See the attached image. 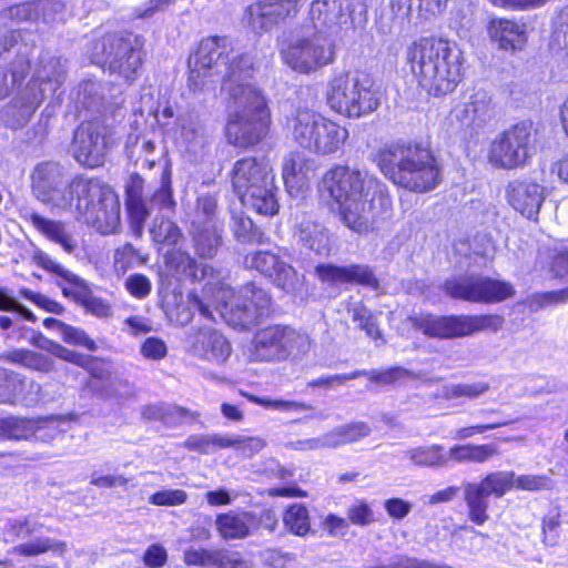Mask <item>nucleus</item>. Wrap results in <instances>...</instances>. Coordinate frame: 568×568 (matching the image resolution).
I'll return each instance as SVG.
<instances>
[{"label":"nucleus","instance_id":"f704fd0d","mask_svg":"<svg viewBox=\"0 0 568 568\" xmlns=\"http://www.w3.org/2000/svg\"><path fill=\"white\" fill-rule=\"evenodd\" d=\"M253 518V514L248 511L220 514L215 519V527L223 539H242L248 535V525Z\"/></svg>","mask_w":568,"mask_h":568},{"label":"nucleus","instance_id":"bb28decb","mask_svg":"<svg viewBox=\"0 0 568 568\" xmlns=\"http://www.w3.org/2000/svg\"><path fill=\"white\" fill-rule=\"evenodd\" d=\"M21 217L45 239L59 244L65 252L72 253L77 247L75 240L62 221L45 217L31 209L22 210Z\"/></svg>","mask_w":568,"mask_h":568},{"label":"nucleus","instance_id":"423d86ee","mask_svg":"<svg viewBox=\"0 0 568 568\" xmlns=\"http://www.w3.org/2000/svg\"><path fill=\"white\" fill-rule=\"evenodd\" d=\"M65 79L61 58L43 57L28 84L21 89L12 103L2 110L1 118L10 126H21L47 95L55 94Z\"/></svg>","mask_w":568,"mask_h":568},{"label":"nucleus","instance_id":"473e14b6","mask_svg":"<svg viewBox=\"0 0 568 568\" xmlns=\"http://www.w3.org/2000/svg\"><path fill=\"white\" fill-rule=\"evenodd\" d=\"M222 224H204L203 220H193L191 233L196 253L206 258L213 257L222 244Z\"/></svg>","mask_w":568,"mask_h":568},{"label":"nucleus","instance_id":"09e8293b","mask_svg":"<svg viewBox=\"0 0 568 568\" xmlns=\"http://www.w3.org/2000/svg\"><path fill=\"white\" fill-rule=\"evenodd\" d=\"M231 231L236 241L241 243H261L262 233L254 226L248 216L233 213Z\"/></svg>","mask_w":568,"mask_h":568},{"label":"nucleus","instance_id":"6e6d98bb","mask_svg":"<svg viewBox=\"0 0 568 568\" xmlns=\"http://www.w3.org/2000/svg\"><path fill=\"white\" fill-rule=\"evenodd\" d=\"M150 202L153 206H159L160 209H171L175 204L172 192L171 171L169 168L164 169L160 186L152 194Z\"/></svg>","mask_w":568,"mask_h":568},{"label":"nucleus","instance_id":"39448f33","mask_svg":"<svg viewBox=\"0 0 568 568\" xmlns=\"http://www.w3.org/2000/svg\"><path fill=\"white\" fill-rule=\"evenodd\" d=\"M231 182L244 206L263 215L277 213L274 174L267 159L245 158L236 161L231 171Z\"/></svg>","mask_w":568,"mask_h":568},{"label":"nucleus","instance_id":"0eeeda50","mask_svg":"<svg viewBox=\"0 0 568 568\" xmlns=\"http://www.w3.org/2000/svg\"><path fill=\"white\" fill-rule=\"evenodd\" d=\"M205 296L212 298L215 310L235 328H248L258 323L270 311L271 298L268 294L247 283L239 292H234L226 284L209 282L204 287Z\"/></svg>","mask_w":568,"mask_h":568},{"label":"nucleus","instance_id":"cd10ccee","mask_svg":"<svg viewBox=\"0 0 568 568\" xmlns=\"http://www.w3.org/2000/svg\"><path fill=\"white\" fill-rule=\"evenodd\" d=\"M295 236L298 244L317 255H326L329 252L327 229L308 214L296 216Z\"/></svg>","mask_w":568,"mask_h":568},{"label":"nucleus","instance_id":"69168bd1","mask_svg":"<svg viewBox=\"0 0 568 568\" xmlns=\"http://www.w3.org/2000/svg\"><path fill=\"white\" fill-rule=\"evenodd\" d=\"M136 250L131 243H125L114 251L113 267L118 274H124L136 258Z\"/></svg>","mask_w":568,"mask_h":568},{"label":"nucleus","instance_id":"c756f323","mask_svg":"<svg viewBox=\"0 0 568 568\" xmlns=\"http://www.w3.org/2000/svg\"><path fill=\"white\" fill-rule=\"evenodd\" d=\"M183 559L187 566H201L203 568H245V565L237 560V554L226 550H207L204 548L190 547L184 551Z\"/></svg>","mask_w":568,"mask_h":568},{"label":"nucleus","instance_id":"13d9d810","mask_svg":"<svg viewBox=\"0 0 568 568\" xmlns=\"http://www.w3.org/2000/svg\"><path fill=\"white\" fill-rule=\"evenodd\" d=\"M566 301H568V287L558 291L534 294L527 298V306L530 311L537 312L545 306L565 303Z\"/></svg>","mask_w":568,"mask_h":568},{"label":"nucleus","instance_id":"f257e3e1","mask_svg":"<svg viewBox=\"0 0 568 568\" xmlns=\"http://www.w3.org/2000/svg\"><path fill=\"white\" fill-rule=\"evenodd\" d=\"M187 85L193 92H214L221 81L226 95L229 119L226 139L237 148L257 144L267 133L270 113L254 81L250 54L235 53L227 37L203 39L189 59Z\"/></svg>","mask_w":568,"mask_h":568},{"label":"nucleus","instance_id":"680f3d73","mask_svg":"<svg viewBox=\"0 0 568 568\" xmlns=\"http://www.w3.org/2000/svg\"><path fill=\"white\" fill-rule=\"evenodd\" d=\"M38 18L44 23H54L63 19L64 3L60 0H39Z\"/></svg>","mask_w":568,"mask_h":568},{"label":"nucleus","instance_id":"9b49d317","mask_svg":"<svg viewBox=\"0 0 568 568\" xmlns=\"http://www.w3.org/2000/svg\"><path fill=\"white\" fill-rule=\"evenodd\" d=\"M412 325L425 335L435 338H459L478 332L496 333L503 328L505 320L498 314L485 315H418L409 318Z\"/></svg>","mask_w":568,"mask_h":568},{"label":"nucleus","instance_id":"c85d7f7f","mask_svg":"<svg viewBox=\"0 0 568 568\" xmlns=\"http://www.w3.org/2000/svg\"><path fill=\"white\" fill-rule=\"evenodd\" d=\"M313 162L302 152L292 151L283 158L282 178L290 194L297 193L308 182Z\"/></svg>","mask_w":568,"mask_h":568},{"label":"nucleus","instance_id":"dca6fc26","mask_svg":"<svg viewBox=\"0 0 568 568\" xmlns=\"http://www.w3.org/2000/svg\"><path fill=\"white\" fill-rule=\"evenodd\" d=\"M443 288L452 298L474 303H499L515 295L510 283L479 274L448 278Z\"/></svg>","mask_w":568,"mask_h":568},{"label":"nucleus","instance_id":"37998d69","mask_svg":"<svg viewBox=\"0 0 568 568\" xmlns=\"http://www.w3.org/2000/svg\"><path fill=\"white\" fill-rule=\"evenodd\" d=\"M185 409L166 403L146 405L141 409V415L145 420H159L166 425L178 423L185 416Z\"/></svg>","mask_w":568,"mask_h":568},{"label":"nucleus","instance_id":"393cba45","mask_svg":"<svg viewBox=\"0 0 568 568\" xmlns=\"http://www.w3.org/2000/svg\"><path fill=\"white\" fill-rule=\"evenodd\" d=\"M507 197L516 211L536 221L545 199L544 187L536 182L516 180L509 183Z\"/></svg>","mask_w":568,"mask_h":568},{"label":"nucleus","instance_id":"e2e57ef3","mask_svg":"<svg viewBox=\"0 0 568 568\" xmlns=\"http://www.w3.org/2000/svg\"><path fill=\"white\" fill-rule=\"evenodd\" d=\"M554 487V481L545 475H515V487L517 489L538 491L548 490Z\"/></svg>","mask_w":568,"mask_h":568},{"label":"nucleus","instance_id":"ea45409f","mask_svg":"<svg viewBox=\"0 0 568 568\" xmlns=\"http://www.w3.org/2000/svg\"><path fill=\"white\" fill-rule=\"evenodd\" d=\"M7 358L14 364L41 373H50L54 369V362L51 357L29 349H16L10 352Z\"/></svg>","mask_w":568,"mask_h":568},{"label":"nucleus","instance_id":"4468645a","mask_svg":"<svg viewBox=\"0 0 568 568\" xmlns=\"http://www.w3.org/2000/svg\"><path fill=\"white\" fill-rule=\"evenodd\" d=\"M536 130L523 121L505 130L490 145L489 162L500 169L524 166L535 152Z\"/></svg>","mask_w":568,"mask_h":568},{"label":"nucleus","instance_id":"a878e982","mask_svg":"<svg viewBox=\"0 0 568 568\" xmlns=\"http://www.w3.org/2000/svg\"><path fill=\"white\" fill-rule=\"evenodd\" d=\"M491 114V98L487 91L480 89L456 104L450 112V119L462 128H469L485 123Z\"/></svg>","mask_w":568,"mask_h":568},{"label":"nucleus","instance_id":"5701e85b","mask_svg":"<svg viewBox=\"0 0 568 568\" xmlns=\"http://www.w3.org/2000/svg\"><path fill=\"white\" fill-rule=\"evenodd\" d=\"M298 0H261L247 9L248 23L256 31H267L297 12Z\"/></svg>","mask_w":568,"mask_h":568},{"label":"nucleus","instance_id":"1a4fd4ad","mask_svg":"<svg viewBox=\"0 0 568 568\" xmlns=\"http://www.w3.org/2000/svg\"><path fill=\"white\" fill-rule=\"evenodd\" d=\"M288 129L300 146L318 154L336 152L348 135L345 128L308 109L298 110Z\"/></svg>","mask_w":568,"mask_h":568},{"label":"nucleus","instance_id":"ddd939ff","mask_svg":"<svg viewBox=\"0 0 568 568\" xmlns=\"http://www.w3.org/2000/svg\"><path fill=\"white\" fill-rule=\"evenodd\" d=\"M155 119L164 135L171 139L189 161H196L204 154L207 139L204 128L192 114L184 113L175 116L174 108L170 104L158 109Z\"/></svg>","mask_w":568,"mask_h":568},{"label":"nucleus","instance_id":"4be33fe9","mask_svg":"<svg viewBox=\"0 0 568 568\" xmlns=\"http://www.w3.org/2000/svg\"><path fill=\"white\" fill-rule=\"evenodd\" d=\"M359 197H357V222L375 224L379 220H386L392 214V199L383 191L382 184L373 178L361 182Z\"/></svg>","mask_w":568,"mask_h":568},{"label":"nucleus","instance_id":"a211bd4d","mask_svg":"<svg viewBox=\"0 0 568 568\" xmlns=\"http://www.w3.org/2000/svg\"><path fill=\"white\" fill-rule=\"evenodd\" d=\"M246 268L255 270L271 278L275 286L286 293H295L303 285V276L272 251H255L244 256Z\"/></svg>","mask_w":568,"mask_h":568},{"label":"nucleus","instance_id":"a18cd8bd","mask_svg":"<svg viewBox=\"0 0 568 568\" xmlns=\"http://www.w3.org/2000/svg\"><path fill=\"white\" fill-rule=\"evenodd\" d=\"M77 102L87 110L100 112L105 104L103 85L95 81H84L79 85Z\"/></svg>","mask_w":568,"mask_h":568},{"label":"nucleus","instance_id":"e433bc0d","mask_svg":"<svg viewBox=\"0 0 568 568\" xmlns=\"http://www.w3.org/2000/svg\"><path fill=\"white\" fill-rule=\"evenodd\" d=\"M488 495L475 483H467L464 486V499L468 508V518L478 526L484 525L488 519Z\"/></svg>","mask_w":568,"mask_h":568},{"label":"nucleus","instance_id":"774afa93","mask_svg":"<svg viewBox=\"0 0 568 568\" xmlns=\"http://www.w3.org/2000/svg\"><path fill=\"white\" fill-rule=\"evenodd\" d=\"M126 149L130 153V156H133L136 153L143 154L145 162L149 163V166H152L154 164V160L150 159L149 155H151L154 152L155 143L146 136H135L134 141L133 138L130 136L126 143Z\"/></svg>","mask_w":568,"mask_h":568},{"label":"nucleus","instance_id":"c9c22d12","mask_svg":"<svg viewBox=\"0 0 568 568\" xmlns=\"http://www.w3.org/2000/svg\"><path fill=\"white\" fill-rule=\"evenodd\" d=\"M43 424L39 420L10 416L0 420V436L14 440L29 439L32 436L40 437L39 433L43 429Z\"/></svg>","mask_w":568,"mask_h":568},{"label":"nucleus","instance_id":"4d7b16f0","mask_svg":"<svg viewBox=\"0 0 568 568\" xmlns=\"http://www.w3.org/2000/svg\"><path fill=\"white\" fill-rule=\"evenodd\" d=\"M193 220H203L204 224H220L217 220V199L214 194H204L197 197Z\"/></svg>","mask_w":568,"mask_h":568},{"label":"nucleus","instance_id":"2eb2a0df","mask_svg":"<svg viewBox=\"0 0 568 568\" xmlns=\"http://www.w3.org/2000/svg\"><path fill=\"white\" fill-rule=\"evenodd\" d=\"M320 192L329 209L351 230L355 229V171L346 165H336L325 173Z\"/></svg>","mask_w":568,"mask_h":568},{"label":"nucleus","instance_id":"603ef678","mask_svg":"<svg viewBox=\"0 0 568 568\" xmlns=\"http://www.w3.org/2000/svg\"><path fill=\"white\" fill-rule=\"evenodd\" d=\"M550 45L568 57V4L560 9L554 21Z\"/></svg>","mask_w":568,"mask_h":568},{"label":"nucleus","instance_id":"b1692460","mask_svg":"<svg viewBox=\"0 0 568 568\" xmlns=\"http://www.w3.org/2000/svg\"><path fill=\"white\" fill-rule=\"evenodd\" d=\"M193 354L213 364H223L232 353L230 342L216 329L202 327L191 336Z\"/></svg>","mask_w":568,"mask_h":568},{"label":"nucleus","instance_id":"aec40b11","mask_svg":"<svg viewBox=\"0 0 568 568\" xmlns=\"http://www.w3.org/2000/svg\"><path fill=\"white\" fill-rule=\"evenodd\" d=\"M31 189L33 195L43 204L65 210L70 202L64 195L63 168L55 162L39 163L31 174Z\"/></svg>","mask_w":568,"mask_h":568},{"label":"nucleus","instance_id":"bf43d9fd","mask_svg":"<svg viewBox=\"0 0 568 568\" xmlns=\"http://www.w3.org/2000/svg\"><path fill=\"white\" fill-rule=\"evenodd\" d=\"M357 322H359V326L365 331L366 335L375 341L376 346H382L386 343L376 317L365 306H357Z\"/></svg>","mask_w":568,"mask_h":568},{"label":"nucleus","instance_id":"58836bf2","mask_svg":"<svg viewBox=\"0 0 568 568\" xmlns=\"http://www.w3.org/2000/svg\"><path fill=\"white\" fill-rule=\"evenodd\" d=\"M475 484L483 488L488 496L501 498L515 487V473L505 470L494 471L486 475L481 481Z\"/></svg>","mask_w":568,"mask_h":568},{"label":"nucleus","instance_id":"6e6552de","mask_svg":"<svg viewBox=\"0 0 568 568\" xmlns=\"http://www.w3.org/2000/svg\"><path fill=\"white\" fill-rule=\"evenodd\" d=\"M283 62L293 71L308 74L334 60V44L327 34L311 30L310 26L283 33L278 40Z\"/></svg>","mask_w":568,"mask_h":568},{"label":"nucleus","instance_id":"de8ad7c7","mask_svg":"<svg viewBox=\"0 0 568 568\" xmlns=\"http://www.w3.org/2000/svg\"><path fill=\"white\" fill-rule=\"evenodd\" d=\"M151 236L155 243L168 246L176 245L182 237L179 226L169 219L156 217L150 230Z\"/></svg>","mask_w":568,"mask_h":568},{"label":"nucleus","instance_id":"5fc2aeb1","mask_svg":"<svg viewBox=\"0 0 568 568\" xmlns=\"http://www.w3.org/2000/svg\"><path fill=\"white\" fill-rule=\"evenodd\" d=\"M42 349L49 352L58 358L72 363L78 366H88L91 363V357L69 349L59 343L45 339L44 344L40 346Z\"/></svg>","mask_w":568,"mask_h":568},{"label":"nucleus","instance_id":"412c9836","mask_svg":"<svg viewBox=\"0 0 568 568\" xmlns=\"http://www.w3.org/2000/svg\"><path fill=\"white\" fill-rule=\"evenodd\" d=\"M32 261L37 266L57 277L55 283L61 288L62 294L65 297L78 304L85 301L91 288L83 278L62 266L40 248L34 250Z\"/></svg>","mask_w":568,"mask_h":568},{"label":"nucleus","instance_id":"c03bdc74","mask_svg":"<svg viewBox=\"0 0 568 568\" xmlns=\"http://www.w3.org/2000/svg\"><path fill=\"white\" fill-rule=\"evenodd\" d=\"M284 526L296 536H305L311 529L307 508L303 504H292L283 514Z\"/></svg>","mask_w":568,"mask_h":568},{"label":"nucleus","instance_id":"864d4df0","mask_svg":"<svg viewBox=\"0 0 568 568\" xmlns=\"http://www.w3.org/2000/svg\"><path fill=\"white\" fill-rule=\"evenodd\" d=\"M49 550L61 555L65 550V544L49 538H40L14 547V552L22 556H37Z\"/></svg>","mask_w":568,"mask_h":568},{"label":"nucleus","instance_id":"f3484780","mask_svg":"<svg viewBox=\"0 0 568 568\" xmlns=\"http://www.w3.org/2000/svg\"><path fill=\"white\" fill-rule=\"evenodd\" d=\"M113 144L111 129L101 121H84L74 131L71 153L74 160L88 168H99Z\"/></svg>","mask_w":568,"mask_h":568},{"label":"nucleus","instance_id":"338daca9","mask_svg":"<svg viewBox=\"0 0 568 568\" xmlns=\"http://www.w3.org/2000/svg\"><path fill=\"white\" fill-rule=\"evenodd\" d=\"M6 18H10L17 22L23 21H39L38 18V4L34 2H23L13 7H10L4 12Z\"/></svg>","mask_w":568,"mask_h":568},{"label":"nucleus","instance_id":"052dcab7","mask_svg":"<svg viewBox=\"0 0 568 568\" xmlns=\"http://www.w3.org/2000/svg\"><path fill=\"white\" fill-rule=\"evenodd\" d=\"M60 336L67 344L73 346H82L90 352H94L98 348L95 342L90 338L82 328L79 327L65 324L64 327H62Z\"/></svg>","mask_w":568,"mask_h":568},{"label":"nucleus","instance_id":"79ce46f5","mask_svg":"<svg viewBox=\"0 0 568 568\" xmlns=\"http://www.w3.org/2000/svg\"><path fill=\"white\" fill-rule=\"evenodd\" d=\"M406 456L416 466L443 467L447 465L446 453H443V447L436 444L412 448L406 452Z\"/></svg>","mask_w":568,"mask_h":568},{"label":"nucleus","instance_id":"3c124183","mask_svg":"<svg viewBox=\"0 0 568 568\" xmlns=\"http://www.w3.org/2000/svg\"><path fill=\"white\" fill-rule=\"evenodd\" d=\"M315 273L322 282L331 284L351 283L355 278V266L342 267L333 264H320Z\"/></svg>","mask_w":568,"mask_h":568},{"label":"nucleus","instance_id":"7c9ffc66","mask_svg":"<svg viewBox=\"0 0 568 568\" xmlns=\"http://www.w3.org/2000/svg\"><path fill=\"white\" fill-rule=\"evenodd\" d=\"M355 79L349 74L335 77L331 82L326 93L327 103L336 113L352 116V110L355 103Z\"/></svg>","mask_w":568,"mask_h":568},{"label":"nucleus","instance_id":"a19ab883","mask_svg":"<svg viewBox=\"0 0 568 568\" xmlns=\"http://www.w3.org/2000/svg\"><path fill=\"white\" fill-rule=\"evenodd\" d=\"M140 186H132L128 190L126 207L131 221V229L135 236L140 237L143 232V225L149 216V210L139 194Z\"/></svg>","mask_w":568,"mask_h":568},{"label":"nucleus","instance_id":"7ed1b4c3","mask_svg":"<svg viewBox=\"0 0 568 568\" xmlns=\"http://www.w3.org/2000/svg\"><path fill=\"white\" fill-rule=\"evenodd\" d=\"M396 185L417 193L434 190L442 181L440 168L427 146L393 144L373 159Z\"/></svg>","mask_w":568,"mask_h":568},{"label":"nucleus","instance_id":"2f4dec72","mask_svg":"<svg viewBox=\"0 0 568 568\" xmlns=\"http://www.w3.org/2000/svg\"><path fill=\"white\" fill-rule=\"evenodd\" d=\"M488 33L504 50H519L527 40L525 27L508 19H493L488 26Z\"/></svg>","mask_w":568,"mask_h":568},{"label":"nucleus","instance_id":"f03ea898","mask_svg":"<svg viewBox=\"0 0 568 568\" xmlns=\"http://www.w3.org/2000/svg\"><path fill=\"white\" fill-rule=\"evenodd\" d=\"M414 77L429 94L452 92L462 79V52L440 38H423L407 50Z\"/></svg>","mask_w":568,"mask_h":568},{"label":"nucleus","instance_id":"8fccbe9b","mask_svg":"<svg viewBox=\"0 0 568 568\" xmlns=\"http://www.w3.org/2000/svg\"><path fill=\"white\" fill-rule=\"evenodd\" d=\"M489 390V384L485 382H476L471 384H449L443 387L442 396L445 399L465 397L475 399Z\"/></svg>","mask_w":568,"mask_h":568},{"label":"nucleus","instance_id":"6ab92c4d","mask_svg":"<svg viewBox=\"0 0 568 568\" xmlns=\"http://www.w3.org/2000/svg\"><path fill=\"white\" fill-rule=\"evenodd\" d=\"M353 12L352 0H314L308 11L310 28L328 37L339 30L353 29Z\"/></svg>","mask_w":568,"mask_h":568},{"label":"nucleus","instance_id":"49530a36","mask_svg":"<svg viewBox=\"0 0 568 568\" xmlns=\"http://www.w3.org/2000/svg\"><path fill=\"white\" fill-rule=\"evenodd\" d=\"M28 71L29 62L22 58L14 61L11 69H0V100L9 95L12 89L20 84Z\"/></svg>","mask_w":568,"mask_h":568},{"label":"nucleus","instance_id":"f8f14e48","mask_svg":"<svg viewBox=\"0 0 568 568\" xmlns=\"http://www.w3.org/2000/svg\"><path fill=\"white\" fill-rule=\"evenodd\" d=\"M308 336L290 326L273 325L258 329L248 346L254 362H280L308 349Z\"/></svg>","mask_w":568,"mask_h":568},{"label":"nucleus","instance_id":"0e129e2a","mask_svg":"<svg viewBox=\"0 0 568 568\" xmlns=\"http://www.w3.org/2000/svg\"><path fill=\"white\" fill-rule=\"evenodd\" d=\"M187 497L183 489H164L152 494L149 503L154 506H180L186 503Z\"/></svg>","mask_w":568,"mask_h":568},{"label":"nucleus","instance_id":"4c0bfd02","mask_svg":"<svg viewBox=\"0 0 568 568\" xmlns=\"http://www.w3.org/2000/svg\"><path fill=\"white\" fill-rule=\"evenodd\" d=\"M365 378L368 382V389H377L387 385H393L405 378H417L418 375L400 366L389 367L384 371L357 372V378Z\"/></svg>","mask_w":568,"mask_h":568},{"label":"nucleus","instance_id":"9d476101","mask_svg":"<svg viewBox=\"0 0 568 568\" xmlns=\"http://www.w3.org/2000/svg\"><path fill=\"white\" fill-rule=\"evenodd\" d=\"M91 61L131 83L142 65L141 44L132 34H106L94 43Z\"/></svg>","mask_w":568,"mask_h":568},{"label":"nucleus","instance_id":"72a5a7b5","mask_svg":"<svg viewBox=\"0 0 568 568\" xmlns=\"http://www.w3.org/2000/svg\"><path fill=\"white\" fill-rule=\"evenodd\" d=\"M498 454V449L494 444H465L455 445L446 453L447 464L454 463H476L483 464L488 462L495 455Z\"/></svg>","mask_w":568,"mask_h":568},{"label":"nucleus","instance_id":"20e7f679","mask_svg":"<svg viewBox=\"0 0 568 568\" xmlns=\"http://www.w3.org/2000/svg\"><path fill=\"white\" fill-rule=\"evenodd\" d=\"M74 210L101 234L114 233L120 226V202L113 190L98 179L75 176L64 190Z\"/></svg>","mask_w":568,"mask_h":568}]
</instances>
